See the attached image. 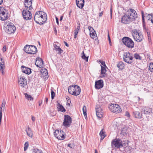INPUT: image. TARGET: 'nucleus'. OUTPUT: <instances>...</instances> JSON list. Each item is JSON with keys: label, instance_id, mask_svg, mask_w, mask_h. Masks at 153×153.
<instances>
[{"label": "nucleus", "instance_id": "55", "mask_svg": "<svg viewBox=\"0 0 153 153\" xmlns=\"http://www.w3.org/2000/svg\"><path fill=\"white\" fill-rule=\"evenodd\" d=\"M31 119L33 122H34L35 120V118L33 116H32L31 117Z\"/></svg>", "mask_w": 153, "mask_h": 153}, {"label": "nucleus", "instance_id": "56", "mask_svg": "<svg viewBox=\"0 0 153 153\" xmlns=\"http://www.w3.org/2000/svg\"><path fill=\"white\" fill-rule=\"evenodd\" d=\"M78 33V30H74V34L76 35H77Z\"/></svg>", "mask_w": 153, "mask_h": 153}, {"label": "nucleus", "instance_id": "35", "mask_svg": "<svg viewBox=\"0 0 153 153\" xmlns=\"http://www.w3.org/2000/svg\"><path fill=\"white\" fill-rule=\"evenodd\" d=\"M134 56L136 59H138L140 60H142V57L137 53H136L134 54Z\"/></svg>", "mask_w": 153, "mask_h": 153}, {"label": "nucleus", "instance_id": "40", "mask_svg": "<svg viewBox=\"0 0 153 153\" xmlns=\"http://www.w3.org/2000/svg\"><path fill=\"white\" fill-rule=\"evenodd\" d=\"M82 110L83 113V114L85 116L87 115L86 114V107L85 106H84Z\"/></svg>", "mask_w": 153, "mask_h": 153}, {"label": "nucleus", "instance_id": "32", "mask_svg": "<svg viewBox=\"0 0 153 153\" xmlns=\"http://www.w3.org/2000/svg\"><path fill=\"white\" fill-rule=\"evenodd\" d=\"M86 49H85L82 52V59H84L86 60V62H88V57H86L85 56V53H84V52H85Z\"/></svg>", "mask_w": 153, "mask_h": 153}, {"label": "nucleus", "instance_id": "43", "mask_svg": "<svg viewBox=\"0 0 153 153\" xmlns=\"http://www.w3.org/2000/svg\"><path fill=\"white\" fill-rule=\"evenodd\" d=\"M88 29L90 31V33H92L95 32V30H94L93 27L91 26H88Z\"/></svg>", "mask_w": 153, "mask_h": 153}, {"label": "nucleus", "instance_id": "49", "mask_svg": "<svg viewBox=\"0 0 153 153\" xmlns=\"http://www.w3.org/2000/svg\"><path fill=\"white\" fill-rule=\"evenodd\" d=\"M99 61L101 63L102 66L103 65L104 66L103 67H106V66L105 65V63L104 61H101L100 60H99Z\"/></svg>", "mask_w": 153, "mask_h": 153}, {"label": "nucleus", "instance_id": "6", "mask_svg": "<svg viewBox=\"0 0 153 153\" xmlns=\"http://www.w3.org/2000/svg\"><path fill=\"white\" fill-rule=\"evenodd\" d=\"M8 17L7 10L4 7L0 6V20L4 21L7 19Z\"/></svg>", "mask_w": 153, "mask_h": 153}, {"label": "nucleus", "instance_id": "37", "mask_svg": "<svg viewBox=\"0 0 153 153\" xmlns=\"http://www.w3.org/2000/svg\"><path fill=\"white\" fill-rule=\"evenodd\" d=\"M41 72H42V75L43 76H48L47 70L46 69H42Z\"/></svg>", "mask_w": 153, "mask_h": 153}, {"label": "nucleus", "instance_id": "28", "mask_svg": "<svg viewBox=\"0 0 153 153\" xmlns=\"http://www.w3.org/2000/svg\"><path fill=\"white\" fill-rule=\"evenodd\" d=\"M25 131L27 133V135L30 137H33V133L31 129L28 127L27 129H26Z\"/></svg>", "mask_w": 153, "mask_h": 153}, {"label": "nucleus", "instance_id": "23", "mask_svg": "<svg viewBox=\"0 0 153 153\" xmlns=\"http://www.w3.org/2000/svg\"><path fill=\"white\" fill-rule=\"evenodd\" d=\"M84 0H76L77 6L79 8H82L84 5Z\"/></svg>", "mask_w": 153, "mask_h": 153}, {"label": "nucleus", "instance_id": "58", "mask_svg": "<svg viewBox=\"0 0 153 153\" xmlns=\"http://www.w3.org/2000/svg\"><path fill=\"white\" fill-rule=\"evenodd\" d=\"M68 100H69V99L68 100H67V104H68L69 105H70V103L71 102V101H70V100H69L70 101H68Z\"/></svg>", "mask_w": 153, "mask_h": 153}, {"label": "nucleus", "instance_id": "48", "mask_svg": "<svg viewBox=\"0 0 153 153\" xmlns=\"http://www.w3.org/2000/svg\"><path fill=\"white\" fill-rule=\"evenodd\" d=\"M68 147H69L71 149H74V145L73 144H69L68 145Z\"/></svg>", "mask_w": 153, "mask_h": 153}, {"label": "nucleus", "instance_id": "18", "mask_svg": "<svg viewBox=\"0 0 153 153\" xmlns=\"http://www.w3.org/2000/svg\"><path fill=\"white\" fill-rule=\"evenodd\" d=\"M24 51L29 54H35L37 52V48H24Z\"/></svg>", "mask_w": 153, "mask_h": 153}, {"label": "nucleus", "instance_id": "15", "mask_svg": "<svg viewBox=\"0 0 153 153\" xmlns=\"http://www.w3.org/2000/svg\"><path fill=\"white\" fill-rule=\"evenodd\" d=\"M19 83L20 86L24 88L27 85V79L25 78L20 77L19 79Z\"/></svg>", "mask_w": 153, "mask_h": 153}, {"label": "nucleus", "instance_id": "51", "mask_svg": "<svg viewBox=\"0 0 153 153\" xmlns=\"http://www.w3.org/2000/svg\"><path fill=\"white\" fill-rule=\"evenodd\" d=\"M59 44V43H55V44H54V48H60L59 46L56 45V44Z\"/></svg>", "mask_w": 153, "mask_h": 153}, {"label": "nucleus", "instance_id": "61", "mask_svg": "<svg viewBox=\"0 0 153 153\" xmlns=\"http://www.w3.org/2000/svg\"><path fill=\"white\" fill-rule=\"evenodd\" d=\"M63 17V16H60V19H59L60 21H61L62 20Z\"/></svg>", "mask_w": 153, "mask_h": 153}, {"label": "nucleus", "instance_id": "8", "mask_svg": "<svg viewBox=\"0 0 153 153\" xmlns=\"http://www.w3.org/2000/svg\"><path fill=\"white\" fill-rule=\"evenodd\" d=\"M123 58L124 61L126 62L129 64H131L132 63L133 57L130 53H125L123 54Z\"/></svg>", "mask_w": 153, "mask_h": 153}, {"label": "nucleus", "instance_id": "52", "mask_svg": "<svg viewBox=\"0 0 153 153\" xmlns=\"http://www.w3.org/2000/svg\"><path fill=\"white\" fill-rule=\"evenodd\" d=\"M125 115L126 116H127L128 117H130L129 114L128 113V111H126V112Z\"/></svg>", "mask_w": 153, "mask_h": 153}, {"label": "nucleus", "instance_id": "63", "mask_svg": "<svg viewBox=\"0 0 153 153\" xmlns=\"http://www.w3.org/2000/svg\"><path fill=\"white\" fill-rule=\"evenodd\" d=\"M48 99L47 98H45V102L46 103H47L48 102Z\"/></svg>", "mask_w": 153, "mask_h": 153}, {"label": "nucleus", "instance_id": "53", "mask_svg": "<svg viewBox=\"0 0 153 153\" xmlns=\"http://www.w3.org/2000/svg\"><path fill=\"white\" fill-rule=\"evenodd\" d=\"M103 11H102L99 13V17H100L102 16L103 15Z\"/></svg>", "mask_w": 153, "mask_h": 153}, {"label": "nucleus", "instance_id": "14", "mask_svg": "<svg viewBox=\"0 0 153 153\" xmlns=\"http://www.w3.org/2000/svg\"><path fill=\"white\" fill-rule=\"evenodd\" d=\"M122 141L120 140L114 139L112 142V145H114L115 147L119 148L123 146Z\"/></svg>", "mask_w": 153, "mask_h": 153}, {"label": "nucleus", "instance_id": "3", "mask_svg": "<svg viewBox=\"0 0 153 153\" xmlns=\"http://www.w3.org/2000/svg\"><path fill=\"white\" fill-rule=\"evenodd\" d=\"M69 93L72 95H78L80 93L81 89L80 87L76 85H71L68 87Z\"/></svg>", "mask_w": 153, "mask_h": 153}, {"label": "nucleus", "instance_id": "33", "mask_svg": "<svg viewBox=\"0 0 153 153\" xmlns=\"http://www.w3.org/2000/svg\"><path fill=\"white\" fill-rule=\"evenodd\" d=\"M96 113H99V112H102V109L100 107L99 105H97L95 108Z\"/></svg>", "mask_w": 153, "mask_h": 153}, {"label": "nucleus", "instance_id": "19", "mask_svg": "<svg viewBox=\"0 0 153 153\" xmlns=\"http://www.w3.org/2000/svg\"><path fill=\"white\" fill-rule=\"evenodd\" d=\"M103 81L102 80H100L95 82V87L96 89L101 88L103 87Z\"/></svg>", "mask_w": 153, "mask_h": 153}, {"label": "nucleus", "instance_id": "29", "mask_svg": "<svg viewBox=\"0 0 153 153\" xmlns=\"http://www.w3.org/2000/svg\"><path fill=\"white\" fill-rule=\"evenodd\" d=\"M117 66L119 69L122 70L124 68L125 64L122 62L120 61L118 63Z\"/></svg>", "mask_w": 153, "mask_h": 153}, {"label": "nucleus", "instance_id": "62", "mask_svg": "<svg viewBox=\"0 0 153 153\" xmlns=\"http://www.w3.org/2000/svg\"><path fill=\"white\" fill-rule=\"evenodd\" d=\"M148 15L149 16H151V17H152V19H153V14H148Z\"/></svg>", "mask_w": 153, "mask_h": 153}, {"label": "nucleus", "instance_id": "21", "mask_svg": "<svg viewBox=\"0 0 153 153\" xmlns=\"http://www.w3.org/2000/svg\"><path fill=\"white\" fill-rule=\"evenodd\" d=\"M152 111V108H146L144 109L143 111L146 117H148L150 115H151Z\"/></svg>", "mask_w": 153, "mask_h": 153}, {"label": "nucleus", "instance_id": "57", "mask_svg": "<svg viewBox=\"0 0 153 153\" xmlns=\"http://www.w3.org/2000/svg\"><path fill=\"white\" fill-rule=\"evenodd\" d=\"M147 33L148 37H150V33L147 32Z\"/></svg>", "mask_w": 153, "mask_h": 153}, {"label": "nucleus", "instance_id": "47", "mask_svg": "<svg viewBox=\"0 0 153 153\" xmlns=\"http://www.w3.org/2000/svg\"><path fill=\"white\" fill-rule=\"evenodd\" d=\"M51 98L53 99L55 96V93L53 91H52L51 92Z\"/></svg>", "mask_w": 153, "mask_h": 153}, {"label": "nucleus", "instance_id": "25", "mask_svg": "<svg viewBox=\"0 0 153 153\" xmlns=\"http://www.w3.org/2000/svg\"><path fill=\"white\" fill-rule=\"evenodd\" d=\"M101 66V74L102 75L100 76V77L102 78L105 76L106 75V70L105 67H103L102 65Z\"/></svg>", "mask_w": 153, "mask_h": 153}, {"label": "nucleus", "instance_id": "30", "mask_svg": "<svg viewBox=\"0 0 153 153\" xmlns=\"http://www.w3.org/2000/svg\"><path fill=\"white\" fill-rule=\"evenodd\" d=\"M53 53H52V54L55 53L60 54L63 52V51L61 48H53Z\"/></svg>", "mask_w": 153, "mask_h": 153}, {"label": "nucleus", "instance_id": "20", "mask_svg": "<svg viewBox=\"0 0 153 153\" xmlns=\"http://www.w3.org/2000/svg\"><path fill=\"white\" fill-rule=\"evenodd\" d=\"M21 68L22 72L26 74H29L31 72V69L29 68L24 66H22Z\"/></svg>", "mask_w": 153, "mask_h": 153}, {"label": "nucleus", "instance_id": "12", "mask_svg": "<svg viewBox=\"0 0 153 153\" xmlns=\"http://www.w3.org/2000/svg\"><path fill=\"white\" fill-rule=\"evenodd\" d=\"M64 134V133L63 131L56 130L54 133V135L58 139L62 140L65 138Z\"/></svg>", "mask_w": 153, "mask_h": 153}, {"label": "nucleus", "instance_id": "27", "mask_svg": "<svg viewBox=\"0 0 153 153\" xmlns=\"http://www.w3.org/2000/svg\"><path fill=\"white\" fill-rule=\"evenodd\" d=\"M57 107L59 111H60L63 112H65L66 111V110L63 106L59 102H58L57 104Z\"/></svg>", "mask_w": 153, "mask_h": 153}, {"label": "nucleus", "instance_id": "64", "mask_svg": "<svg viewBox=\"0 0 153 153\" xmlns=\"http://www.w3.org/2000/svg\"><path fill=\"white\" fill-rule=\"evenodd\" d=\"M146 18L148 20H150V16H149L148 15V17H146Z\"/></svg>", "mask_w": 153, "mask_h": 153}, {"label": "nucleus", "instance_id": "16", "mask_svg": "<svg viewBox=\"0 0 153 153\" xmlns=\"http://www.w3.org/2000/svg\"><path fill=\"white\" fill-rule=\"evenodd\" d=\"M33 0H24V5L26 9H29L30 10L33 9L32 6V1Z\"/></svg>", "mask_w": 153, "mask_h": 153}, {"label": "nucleus", "instance_id": "7", "mask_svg": "<svg viewBox=\"0 0 153 153\" xmlns=\"http://www.w3.org/2000/svg\"><path fill=\"white\" fill-rule=\"evenodd\" d=\"M29 9H24L22 11L23 18L26 20H30L32 18V13Z\"/></svg>", "mask_w": 153, "mask_h": 153}, {"label": "nucleus", "instance_id": "38", "mask_svg": "<svg viewBox=\"0 0 153 153\" xmlns=\"http://www.w3.org/2000/svg\"><path fill=\"white\" fill-rule=\"evenodd\" d=\"M96 114L98 118H101L103 117V113L102 112H99V113H96Z\"/></svg>", "mask_w": 153, "mask_h": 153}, {"label": "nucleus", "instance_id": "34", "mask_svg": "<svg viewBox=\"0 0 153 153\" xmlns=\"http://www.w3.org/2000/svg\"><path fill=\"white\" fill-rule=\"evenodd\" d=\"M141 14H142V23H143V27H144L146 25V24L145 22V19H144V14L143 12L142 11L141 12Z\"/></svg>", "mask_w": 153, "mask_h": 153}, {"label": "nucleus", "instance_id": "11", "mask_svg": "<svg viewBox=\"0 0 153 153\" xmlns=\"http://www.w3.org/2000/svg\"><path fill=\"white\" fill-rule=\"evenodd\" d=\"M109 108L111 112L117 114L121 111L120 106L117 104L111 105Z\"/></svg>", "mask_w": 153, "mask_h": 153}, {"label": "nucleus", "instance_id": "9", "mask_svg": "<svg viewBox=\"0 0 153 153\" xmlns=\"http://www.w3.org/2000/svg\"><path fill=\"white\" fill-rule=\"evenodd\" d=\"M126 12L133 21H135L136 18L137 17V15L136 11L133 9L130 8Z\"/></svg>", "mask_w": 153, "mask_h": 153}, {"label": "nucleus", "instance_id": "42", "mask_svg": "<svg viewBox=\"0 0 153 153\" xmlns=\"http://www.w3.org/2000/svg\"><path fill=\"white\" fill-rule=\"evenodd\" d=\"M28 146L29 144L28 142H26L24 145V150L25 151L27 150L28 147Z\"/></svg>", "mask_w": 153, "mask_h": 153}, {"label": "nucleus", "instance_id": "22", "mask_svg": "<svg viewBox=\"0 0 153 153\" xmlns=\"http://www.w3.org/2000/svg\"><path fill=\"white\" fill-rule=\"evenodd\" d=\"M4 62L3 58H0V67L1 72L2 74H4Z\"/></svg>", "mask_w": 153, "mask_h": 153}, {"label": "nucleus", "instance_id": "46", "mask_svg": "<svg viewBox=\"0 0 153 153\" xmlns=\"http://www.w3.org/2000/svg\"><path fill=\"white\" fill-rule=\"evenodd\" d=\"M126 128H123L121 129V133L124 135V133H126Z\"/></svg>", "mask_w": 153, "mask_h": 153}, {"label": "nucleus", "instance_id": "10", "mask_svg": "<svg viewBox=\"0 0 153 153\" xmlns=\"http://www.w3.org/2000/svg\"><path fill=\"white\" fill-rule=\"evenodd\" d=\"M128 16L129 15H127L126 13L121 18V22L124 24H129L130 22L133 21L131 18L130 16Z\"/></svg>", "mask_w": 153, "mask_h": 153}, {"label": "nucleus", "instance_id": "45", "mask_svg": "<svg viewBox=\"0 0 153 153\" xmlns=\"http://www.w3.org/2000/svg\"><path fill=\"white\" fill-rule=\"evenodd\" d=\"M34 47V48H36V47L34 45H26L24 47V48H30V47Z\"/></svg>", "mask_w": 153, "mask_h": 153}, {"label": "nucleus", "instance_id": "26", "mask_svg": "<svg viewBox=\"0 0 153 153\" xmlns=\"http://www.w3.org/2000/svg\"><path fill=\"white\" fill-rule=\"evenodd\" d=\"M5 102H4V100H3V102L1 104V108L0 109V122L1 121V119L2 117V111L4 110V107L5 104Z\"/></svg>", "mask_w": 153, "mask_h": 153}, {"label": "nucleus", "instance_id": "1", "mask_svg": "<svg viewBox=\"0 0 153 153\" xmlns=\"http://www.w3.org/2000/svg\"><path fill=\"white\" fill-rule=\"evenodd\" d=\"M47 19L46 14L42 11L36 12L34 17V19L36 22L40 25L45 23Z\"/></svg>", "mask_w": 153, "mask_h": 153}, {"label": "nucleus", "instance_id": "4", "mask_svg": "<svg viewBox=\"0 0 153 153\" xmlns=\"http://www.w3.org/2000/svg\"><path fill=\"white\" fill-rule=\"evenodd\" d=\"M131 32L132 35L135 41L137 42H140L142 41L143 36L140 33L139 30L137 31L136 29H134L132 30Z\"/></svg>", "mask_w": 153, "mask_h": 153}, {"label": "nucleus", "instance_id": "13", "mask_svg": "<svg viewBox=\"0 0 153 153\" xmlns=\"http://www.w3.org/2000/svg\"><path fill=\"white\" fill-rule=\"evenodd\" d=\"M71 118L69 116L65 115L63 122V125L66 127H69L71 123Z\"/></svg>", "mask_w": 153, "mask_h": 153}, {"label": "nucleus", "instance_id": "44", "mask_svg": "<svg viewBox=\"0 0 153 153\" xmlns=\"http://www.w3.org/2000/svg\"><path fill=\"white\" fill-rule=\"evenodd\" d=\"M149 70L151 72L153 71V63H151L149 66Z\"/></svg>", "mask_w": 153, "mask_h": 153}, {"label": "nucleus", "instance_id": "2", "mask_svg": "<svg viewBox=\"0 0 153 153\" xmlns=\"http://www.w3.org/2000/svg\"><path fill=\"white\" fill-rule=\"evenodd\" d=\"M3 29L8 34L14 33L16 30V28L14 25L10 22H6L4 24Z\"/></svg>", "mask_w": 153, "mask_h": 153}, {"label": "nucleus", "instance_id": "24", "mask_svg": "<svg viewBox=\"0 0 153 153\" xmlns=\"http://www.w3.org/2000/svg\"><path fill=\"white\" fill-rule=\"evenodd\" d=\"M133 114L135 118L141 119L143 118L142 114L139 111H134L133 112Z\"/></svg>", "mask_w": 153, "mask_h": 153}, {"label": "nucleus", "instance_id": "31", "mask_svg": "<svg viewBox=\"0 0 153 153\" xmlns=\"http://www.w3.org/2000/svg\"><path fill=\"white\" fill-rule=\"evenodd\" d=\"M100 135L101 138V140H102L106 136L105 134V132L103 131V129H102L100 131Z\"/></svg>", "mask_w": 153, "mask_h": 153}, {"label": "nucleus", "instance_id": "54", "mask_svg": "<svg viewBox=\"0 0 153 153\" xmlns=\"http://www.w3.org/2000/svg\"><path fill=\"white\" fill-rule=\"evenodd\" d=\"M56 22L57 24L58 25H59V19H58V18L57 17H56Z\"/></svg>", "mask_w": 153, "mask_h": 153}, {"label": "nucleus", "instance_id": "50", "mask_svg": "<svg viewBox=\"0 0 153 153\" xmlns=\"http://www.w3.org/2000/svg\"><path fill=\"white\" fill-rule=\"evenodd\" d=\"M108 41H109V43L110 45L111 46V41L110 38V36H109V34H108Z\"/></svg>", "mask_w": 153, "mask_h": 153}, {"label": "nucleus", "instance_id": "59", "mask_svg": "<svg viewBox=\"0 0 153 153\" xmlns=\"http://www.w3.org/2000/svg\"><path fill=\"white\" fill-rule=\"evenodd\" d=\"M64 43L66 46L67 47H69V45L66 42H64Z\"/></svg>", "mask_w": 153, "mask_h": 153}, {"label": "nucleus", "instance_id": "60", "mask_svg": "<svg viewBox=\"0 0 153 153\" xmlns=\"http://www.w3.org/2000/svg\"><path fill=\"white\" fill-rule=\"evenodd\" d=\"M79 25H80V24L79 23V25H78L77 27V30H79L80 28V26Z\"/></svg>", "mask_w": 153, "mask_h": 153}, {"label": "nucleus", "instance_id": "39", "mask_svg": "<svg viewBox=\"0 0 153 153\" xmlns=\"http://www.w3.org/2000/svg\"><path fill=\"white\" fill-rule=\"evenodd\" d=\"M90 35L92 39H94L95 36L97 35L96 31L94 32L90 33Z\"/></svg>", "mask_w": 153, "mask_h": 153}, {"label": "nucleus", "instance_id": "36", "mask_svg": "<svg viewBox=\"0 0 153 153\" xmlns=\"http://www.w3.org/2000/svg\"><path fill=\"white\" fill-rule=\"evenodd\" d=\"M26 98L28 100H33V98L30 95L27 94V93L24 94Z\"/></svg>", "mask_w": 153, "mask_h": 153}, {"label": "nucleus", "instance_id": "5", "mask_svg": "<svg viewBox=\"0 0 153 153\" xmlns=\"http://www.w3.org/2000/svg\"><path fill=\"white\" fill-rule=\"evenodd\" d=\"M122 42L128 48H133L134 47V42L129 37H123L122 39Z\"/></svg>", "mask_w": 153, "mask_h": 153}, {"label": "nucleus", "instance_id": "17", "mask_svg": "<svg viewBox=\"0 0 153 153\" xmlns=\"http://www.w3.org/2000/svg\"><path fill=\"white\" fill-rule=\"evenodd\" d=\"M36 65L40 68H42L44 67L43 61L41 58H37L35 63Z\"/></svg>", "mask_w": 153, "mask_h": 153}, {"label": "nucleus", "instance_id": "41", "mask_svg": "<svg viewBox=\"0 0 153 153\" xmlns=\"http://www.w3.org/2000/svg\"><path fill=\"white\" fill-rule=\"evenodd\" d=\"M33 153H42V152L39 149H33Z\"/></svg>", "mask_w": 153, "mask_h": 153}]
</instances>
